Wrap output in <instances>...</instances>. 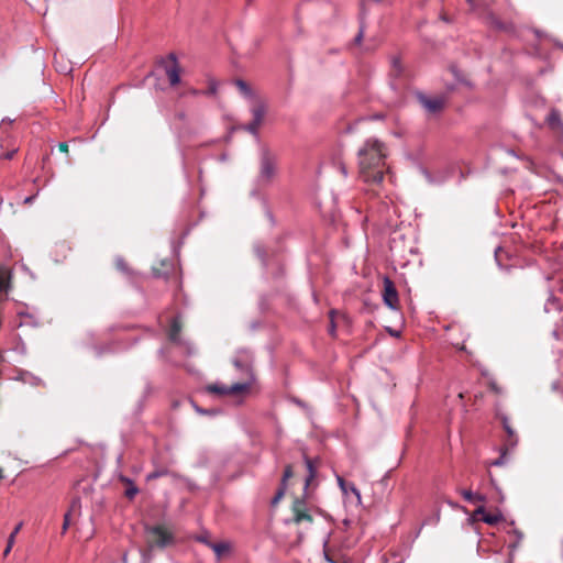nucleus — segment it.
Returning a JSON list of instances; mask_svg holds the SVG:
<instances>
[{"instance_id":"1","label":"nucleus","mask_w":563,"mask_h":563,"mask_svg":"<svg viewBox=\"0 0 563 563\" xmlns=\"http://www.w3.org/2000/svg\"><path fill=\"white\" fill-rule=\"evenodd\" d=\"M387 155V147L379 140L371 137L363 143L357 159L360 177L364 183L379 185L383 181Z\"/></svg>"},{"instance_id":"2","label":"nucleus","mask_w":563,"mask_h":563,"mask_svg":"<svg viewBox=\"0 0 563 563\" xmlns=\"http://www.w3.org/2000/svg\"><path fill=\"white\" fill-rule=\"evenodd\" d=\"M145 531L147 545L150 548L164 549L175 542L174 533L164 525L148 526L145 528Z\"/></svg>"},{"instance_id":"3","label":"nucleus","mask_w":563,"mask_h":563,"mask_svg":"<svg viewBox=\"0 0 563 563\" xmlns=\"http://www.w3.org/2000/svg\"><path fill=\"white\" fill-rule=\"evenodd\" d=\"M277 158L267 148L261 154L260 179L263 183H269L276 175Z\"/></svg>"},{"instance_id":"4","label":"nucleus","mask_w":563,"mask_h":563,"mask_svg":"<svg viewBox=\"0 0 563 563\" xmlns=\"http://www.w3.org/2000/svg\"><path fill=\"white\" fill-rule=\"evenodd\" d=\"M251 388V382L246 383H236L231 386H225L222 384H210L206 387V390L209 394H214L219 396H239L249 393Z\"/></svg>"},{"instance_id":"5","label":"nucleus","mask_w":563,"mask_h":563,"mask_svg":"<svg viewBox=\"0 0 563 563\" xmlns=\"http://www.w3.org/2000/svg\"><path fill=\"white\" fill-rule=\"evenodd\" d=\"M503 427L506 432V438L504 440V445L501 449V456L500 459L496 460L494 462V465H500L501 459L506 455L507 452L512 451L516 445L518 444V435L516 431L512 429V427L509 423V420L507 417L501 418Z\"/></svg>"},{"instance_id":"6","label":"nucleus","mask_w":563,"mask_h":563,"mask_svg":"<svg viewBox=\"0 0 563 563\" xmlns=\"http://www.w3.org/2000/svg\"><path fill=\"white\" fill-rule=\"evenodd\" d=\"M291 512H292V522L296 525H299L301 522L311 523L313 521V518H312L311 514L309 512V509L305 501V497H302V498L296 497L294 499L292 505H291Z\"/></svg>"},{"instance_id":"7","label":"nucleus","mask_w":563,"mask_h":563,"mask_svg":"<svg viewBox=\"0 0 563 563\" xmlns=\"http://www.w3.org/2000/svg\"><path fill=\"white\" fill-rule=\"evenodd\" d=\"M383 300L393 310L399 308L398 291L394 282L388 277L383 280Z\"/></svg>"},{"instance_id":"8","label":"nucleus","mask_w":563,"mask_h":563,"mask_svg":"<svg viewBox=\"0 0 563 563\" xmlns=\"http://www.w3.org/2000/svg\"><path fill=\"white\" fill-rule=\"evenodd\" d=\"M166 76L172 86H176L180 82V67L177 63L175 54H169L165 65Z\"/></svg>"},{"instance_id":"9","label":"nucleus","mask_w":563,"mask_h":563,"mask_svg":"<svg viewBox=\"0 0 563 563\" xmlns=\"http://www.w3.org/2000/svg\"><path fill=\"white\" fill-rule=\"evenodd\" d=\"M420 104L430 113L440 112L444 107V99L442 97L430 98L426 95H418Z\"/></svg>"},{"instance_id":"10","label":"nucleus","mask_w":563,"mask_h":563,"mask_svg":"<svg viewBox=\"0 0 563 563\" xmlns=\"http://www.w3.org/2000/svg\"><path fill=\"white\" fill-rule=\"evenodd\" d=\"M294 476V468L291 464L286 465L282 477L280 486L272 499V505L276 506L285 496L287 488V481Z\"/></svg>"},{"instance_id":"11","label":"nucleus","mask_w":563,"mask_h":563,"mask_svg":"<svg viewBox=\"0 0 563 563\" xmlns=\"http://www.w3.org/2000/svg\"><path fill=\"white\" fill-rule=\"evenodd\" d=\"M474 517L488 525H496L503 520L500 512H487L484 506H479L475 509Z\"/></svg>"},{"instance_id":"12","label":"nucleus","mask_w":563,"mask_h":563,"mask_svg":"<svg viewBox=\"0 0 563 563\" xmlns=\"http://www.w3.org/2000/svg\"><path fill=\"white\" fill-rule=\"evenodd\" d=\"M80 499L78 497L74 498L70 503L68 511L64 516V522H63V533H65L68 529V527L71 523V518L77 517L80 514Z\"/></svg>"},{"instance_id":"13","label":"nucleus","mask_w":563,"mask_h":563,"mask_svg":"<svg viewBox=\"0 0 563 563\" xmlns=\"http://www.w3.org/2000/svg\"><path fill=\"white\" fill-rule=\"evenodd\" d=\"M305 463H306V467H307V471H308V475L306 477V481H305V497L308 496V488L310 486V484L312 483V481L314 479L316 475H317V470H318V466H319V461L318 460H313V459H310L308 456H305Z\"/></svg>"},{"instance_id":"14","label":"nucleus","mask_w":563,"mask_h":563,"mask_svg":"<svg viewBox=\"0 0 563 563\" xmlns=\"http://www.w3.org/2000/svg\"><path fill=\"white\" fill-rule=\"evenodd\" d=\"M181 332V322L178 318H174L170 323V328L168 331V340L175 344H185L180 339Z\"/></svg>"},{"instance_id":"15","label":"nucleus","mask_w":563,"mask_h":563,"mask_svg":"<svg viewBox=\"0 0 563 563\" xmlns=\"http://www.w3.org/2000/svg\"><path fill=\"white\" fill-rule=\"evenodd\" d=\"M336 479H338V484H339L342 493L345 496H347L349 493L353 494L356 498V504L360 505L361 504V493L356 488V486L353 483L345 482L344 478L341 476H338Z\"/></svg>"},{"instance_id":"16","label":"nucleus","mask_w":563,"mask_h":563,"mask_svg":"<svg viewBox=\"0 0 563 563\" xmlns=\"http://www.w3.org/2000/svg\"><path fill=\"white\" fill-rule=\"evenodd\" d=\"M549 128L553 131H562L563 122L561 120V113L556 109H552L547 118Z\"/></svg>"},{"instance_id":"17","label":"nucleus","mask_w":563,"mask_h":563,"mask_svg":"<svg viewBox=\"0 0 563 563\" xmlns=\"http://www.w3.org/2000/svg\"><path fill=\"white\" fill-rule=\"evenodd\" d=\"M23 527V522H20L15 526V528L13 529V531L10 533L9 538H8V541H7V547L3 551V556H8L9 553L11 552L13 545H14V542H15V538H16V534L20 532V530L22 529Z\"/></svg>"},{"instance_id":"18","label":"nucleus","mask_w":563,"mask_h":563,"mask_svg":"<svg viewBox=\"0 0 563 563\" xmlns=\"http://www.w3.org/2000/svg\"><path fill=\"white\" fill-rule=\"evenodd\" d=\"M208 547L214 551L218 559L230 551V544L227 542L208 543Z\"/></svg>"},{"instance_id":"19","label":"nucleus","mask_w":563,"mask_h":563,"mask_svg":"<svg viewBox=\"0 0 563 563\" xmlns=\"http://www.w3.org/2000/svg\"><path fill=\"white\" fill-rule=\"evenodd\" d=\"M265 112H266L265 106L262 102L256 101L252 108L253 120L262 123Z\"/></svg>"},{"instance_id":"20","label":"nucleus","mask_w":563,"mask_h":563,"mask_svg":"<svg viewBox=\"0 0 563 563\" xmlns=\"http://www.w3.org/2000/svg\"><path fill=\"white\" fill-rule=\"evenodd\" d=\"M235 86L236 88L239 89V91L244 96V97H252V89L251 87L247 85V82H245L244 80L242 79H236L235 80Z\"/></svg>"},{"instance_id":"21","label":"nucleus","mask_w":563,"mask_h":563,"mask_svg":"<svg viewBox=\"0 0 563 563\" xmlns=\"http://www.w3.org/2000/svg\"><path fill=\"white\" fill-rule=\"evenodd\" d=\"M114 265H115L117 269H119V271H121V272H123L125 274H130L131 273V269H130L128 263L123 258H121V257H118L115 260Z\"/></svg>"},{"instance_id":"22","label":"nucleus","mask_w":563,"mask_h":563,"mask_svg":"<svg viewBox=\"0 0 563 563\" xmlns=\"http://www.w3.org/2000/svg\"><path fill=\"white\" fill-rule=\"evenodd\" d=\"M208 82H209L208 89L206 91H202L201 93L207 95V96L216 95L217 93V89H218L217 80L210 78Z\"/></svg>"},{"instance_id":"23","label":"nucleus","mask_w":563,"mask_h":563,"mask_svg":"<svg viewBox=\"0 0 563 563\" xmlns=\"http://www.w3.org/2000/svg\"><path fill=\"white\" fill-rule=\"evenodd\" d=\"M233 364H234V366L236 368H239V369L245 372L246 374L251 375V366H250V364L244 363V362H242L240 360H234Z\"/></svg>"},{"instance_id":"24","label":"nucleus","mask_w":563,"mask_h":563,"mask_svg":"<svg viewBox=\"0 0 563 563\" xmlns=\"http://www.w3.org/2000/svg\"><path fill=\"white\" fill-rule=\"evenodd\" d=\"M137 493L139 488L135 485H131L126 487L124 495L126 498L133 499L137 495Z\"/></svg>"},{"instance_id":"25","label":"nucleus","mask_w":563,"mask_h":563,"mask_svg":"<svg viewBox=\"0 0 563 563\" xmlns=\"http://www.w3.org/2000/svg\"><path fill=\"white\" fill-rule=\"evenodd\" d=\"M261 124H262L261 122H257V121L253 120L252 122H250L246 125L245 130L249 131L252 134H256L258 128L261 126Z\"/></svg>"},{"instance_id":"26","label":"nucleus","mask_w":563,"mask_h":563,"mask_svg":"<svg viewBox=\"0 0 563 563\" xmlns=\"http://www.w3.org/2000/svg\"><path fill=\"white\" fill-rule=\"evenodd\" d=\"M461 494L466 501L474 503V493L471 489H464Z\"/></svg>"},{"instance_id":"27","label":"nucleus","mask_w":563,"mask_h":563,"mask_svg":"<svg viewBox=\"0 0 563 563\" xmlns=\"http://www.w3.org/2000/svg\"><path fill=\"white\" fill-rule=\"evenodd\" d=\"M488 387L495 394H497V395L501 394V388L498 386V384L496 382H489Z\"/></svg>"},{"instance_id":"28","label":"nucleus","mask_w":563,"mask_h":563,"mask_svg":"<svg viewBox=\"0 0 563 563\" xmlns=\"http://www.w3.org/2000/svg\"><path fill=\"white\" fill-rule=\"evenodd\" d=\"M516 536H517V541L514 542L510 548L511 549H516L519 544V542L521 541V539L523 538V534L521 532H518V531H515Z\"/></svg>"},{"instance_id":"29","label":"nucleus","mask_w":563,"mask_h":563,"mask_svg":"<svg viewBox=\"0 0 563 563\" xmlns=\"http://www.w3.org/2000/svg\"><path fill=\"white\" fill-rule=\"evenodd\" d=\"M120 482L124 484L126 487L134 485L133 481L126 476H120Z\"/></svg>"},{"instance_id":"30","label":"nucleus","mask_w":563,"mask_h":563,"mask_svg":"<svg viewBox=\"0 0 563 563\" xmlns=\"http://www.w3.org/2000/svg\"><path fill=\"white\" fill-rule=\"evenodd\" d=\"M58 150L62 152V153H68V144L65 143V142H62L58 144Z\"/></svg>"},{"instance_id":"31","label":"nucleus","mask_w":563,"mask_h":563,"mask_svg":"<svg viewBox=\"0 0 563 563\" xmlns=\"http://www.w3.org/2000/svg\"><path fill=\"white\" fill-rule=\"evenodd\" d=\"M485 496L482 495V494H474V503H484L485 501Z\"/></svg>"},{"instance_id":"32","label":"nucleus","mask_w":563,"mask_h":563,"mask_svg":"<svg viewBox=\"0 0 563 563\" xmlns=\"http://www.w3.org/2000/svg\"><path fill=\"white\" fill-rule=\"evenodd\" d=\"M330 318H331L330 333L334 334L335 325H334V322H333V311L330 312Z\"/></svg>"},{"instance_id":"33","label":"nucleus","mask_w":563,"mask_h":563,"mask_svg":"<svg viewBox=\"0 0 563 563\" xmlns=\"http://www.w3.org/2000/svg\"><path fill=\"white\" fill-rule=\"evenodd\" d=\"M324 555L329 562L336 563V561L330 556L329 551L327 549L324 550Z\"/></svg>"},{"instance_id":"34","label":"nucleus","mask_w":563,"mask_h":563,"mask_svg":"<svg viewBox=\"0 0 563 563\" xmlns=\"http://www.w3.org/2000/svg\"><path fill=\"white\" fill-rule=\"evenodd\" d=\"M340 170L341 173L343 174V176H346L347 175V172H346V167L344 164H340Z\"/></svg>"},{"instance_id":"35","label":"nucleus","mask_w":563,"mask_h":563,"mask_svg":"<svg viewBox=\"0 0 563 563\" xmlns=\"http://www.w3.org/2000/svg\"><path fill=\"white\" fill-rule=\"evenodd\" d=\"M362 37H363V32H362V31H360V33H358V34H357V36L355 37V42H356L357 44H358V43H361Z\"/></svg>"},{"instance_id":"36","label":"nucleus","mask_w":563,"mask_h":563,"mask_svg":"<svg viewBox=\"0 0 563 563\" xmlns=\"http://www.w3.org/2000/svg\"><path fill=\"white\" fill-rule=\"evenodd\" d=\"M190 93L194 95V96H197L200 93V91L196 90V89H191L190 90Z\"/></svg>"},{"instance_id":"37","label":"nucleus","mask_w":563,"mask_h":563,"mask_svg":"<svg viewBox=\"0 0 563 563\" xmlns=\"http://www.w3.org/2000/svg\"><path fill=\"white\" fill-rule=\"evenodd\" d=\"M199 540H200L201 542L206 543L207 545H208V543H211L210 541H208V540H207V539H205V538H201V539H199Z\"/></svg>"},{"instance_id":"38","label":"nucleus","mask_w":563,"mask_h":563,"mask_svg":"<svg viewBox=\"0 0 563 563\" xmlns=\"http://www.w3.org/2000/svg\"><path fill=\"white\" fill-rule=\"evenodd\" d=\"M4 477L3 470L0 467V481Z\"/></svg>"},{"instance_id":"39","label":"nucleus","mask_w":563,"mask_h":563,"mask_svg":"<svg viewBox=\"0 0 563 563\" xmlns=\"http://www.w3.org/2000/svg\"><path fill=\"white\" fill-rule=\"evenodd\" d=\"M390 333H391L393 335H396V336L398 335V332H396V331H393V332L390 331Z\"/></svg>"},{"instance_id":"40","label":"nucleus","mask_w":563,"mask_h":563,"mask_svg":"<svg viewBox=\"0 0 563 563\" xmlns=\"http://www.w3.org/2000/svg\"><path fill=\"white\" fill-rule=\"evenodd\" d=\"M468 3H472L473 0H466Z\"/></svg>"}]
</instances>
